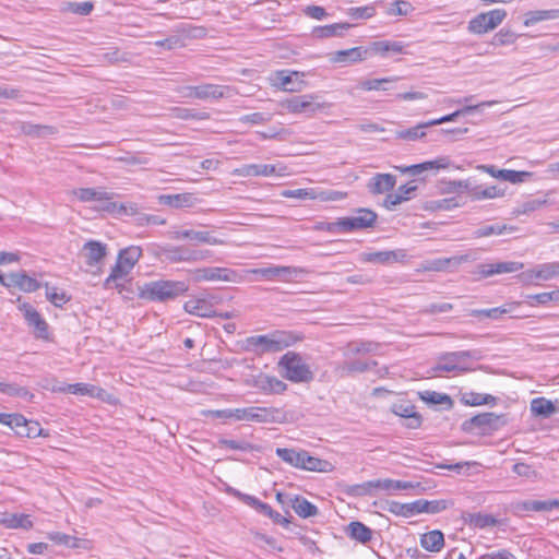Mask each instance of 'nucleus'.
<instances>
[{
    "instance_id": "obj_1",
    "label": "nucleus",
    "mask_w": 559,
    "mask_h": 559,
    "mask_svg": "<svg viewBox=\"0 0 559 559\" xmlns=\"http://www.w3.org/2000/svg\"><path fill=\"white\" fill-rule=\"evenodd\" d=\"M296 337L285 331H274L265 335L250 336L246 340L247 349L257 354L277 353L289 347L296 342Z\"/></svg>"
},
{
    "instance_id": "obj_39",
    "label": "nucleus",
    "mask_w": 559,
    "mask_h": 559,
    "mask_svg": "<svg viewBox=\"0 0 559 559\" xmlns=\"http://www.w3.org/2000/svg\"><path fill=\"white\" fill-rule=\"evenodd\" d=\"M0 523L7 528H24L29 530L33 526V522L26 514L19 513H5L3 514Z\"/></svg>"
},
{
    "instance_id": "obj_4",
    "label": "nucleus",
    "mask_w": 559,
    "mask_h": 559,
    "mask_svg": "<svg viewBox=\"0 0 559 559\" xmlns=\"http://www.w3.org/2000/svg\"><path fill=\"white\" fill-rule=\"evenodd\" d=\"M278 367L283 370V377L292 382L307 383L313 380V372L298 353L287 352L284 354L280 358Z\"/></svg>"
},
{
    "instance_id": "obj_6",
    "label": "nucleus",
    "mask_w": 559,
    "mask_h": 559,
    "mask_svg": "<svg viewBox=\"0 0 559 559\" xmlns=\"http://www.w3.org/2000/svg\"><path fill=\"white\" fill-rule=\"evenodd\" d=\"M507 424L504 415H497L495 413H483L475 415L463 421L461 429L464 432L472 433L479 430L481 433L498 430Z\"/></svg>"
},
{
    "instance_id": "obj_37",
    "label": "nucleus",
    "mask_w": 559,
    "mask_h": 559,
    "mask_svg": "<svg viewBox=\"0 0 559 559\" xmlns=\"http://www.w3.org/2000/svg\"><path fill=\"white\" fill-rule=\"evenodd\" d=\"M530 408L533 415L543 418H548L557 412L555 404L545 397L533 399Z\"/></svg>"
},
{
    "instance_id": "obj_51",
    "label": "nucleus",
    "mask_w": 559,
    "mask_h": 559,
    "mask_svg": "<svg viewBox=\"0 0 559 559\" xmlns=\"http://www.w3.org/2000/svg\"><path fill=\"white\" fill-rule=\"evenodd\" d=\"M396 81V78H383V79H371V80H364L360 81L357 85V88L364 90V91H388L386 84L392 83Z\"/></svg>"
},
{
    "instance_id": "obj_42",
    "label": "nucleus",
    "mask_w": 559,
    "mask_h": 559,
    "mask_svg": "<svg viewBox=\"0 0 559 559\" xmlns=\"http://www.w3.org/2000/svg\"><path fill=\"white\" fill-rule=\"evenodd\" d=\"M503 195L504 190L497 186H489L486 188H483L481 186H473V189H471V199L473 201L495 199Z\"/></svg>"
},
{
    "instance_id": "obj_34",
    "label": "nucleus",
    "mask_w": 559,
    "mask_h": 559,
    "mask_svg": "<svg viewBox=\"0 0 559 559\" xmlns=\"http://www.w3.org/2000/svg\"><path fill=\"white\" fill-rule=\"evenodd\" d=\"M289 504L300 518L307 519L318 514V508L301 496L289 498Z\"/></svg>"
},
{
    "instance_id": "obj_27",
    "label": "nucleus",
    "mask_w": 559,
    "mask_h": 559,
    "mask_svg": "<svg viewBox=\"0 0 559 559\" xmlns=\"http://www.w3.org/2000/svg\"><path fill=\"white\" fill-rule=\"evenodd\" d=\"M71 193L81 202L110 201L114 192L105 191L103 188H78Z\"/></svg>"
},
{
    "instance_id": "obj_12",
    "label": "nucleus",
    "mask_w": 559,
    "mask_h": 559,
    "mask_svg": "<svg viewBox=\"0 0 559 559\" xmlns=\"http://www.w3.org/2000/svg\"><path fill=\"white\" fill-rule=\"evenodd\" d=\"M191 274L193 281L197 283L203 281H222L236 283L240 278L235 270L219 266L195 269L191 272Z\"/></svg>"
},
{
    "instance_id": "obj_44",
    "label": "nucleus",
    "mask_w": 559,
    "mask_h": 559,
    "mask_svg": "<svg viewBox=\"0 0 559 559\" xmlns=\"http://www.w3.org/2000/svg\"><path fill=\"white\" fill-rule=\"evenodd\" d=\"M496 103H497L496 100H487V102H481V103H478L475 105H465L462 108L455 110L454 112L441 117V121H442V123L454 121L461 116H465V115L472 114L476 110H480L484 107H490V106L495 105Z\"/></svg>"
},
{
    "instance_id": "obj_20",
    "label": "nucleus",
    "mask_w": 559,
    "mask_h": 559,
    "mask_svg": "<svg viewBox=\"0 0 559 559\" xmlns=\"http://www.w3.org/2000/svg\"><path fill=\"white\" fill-rule=\"evenodd\" d=\"M296 467L323 473L331 472L333 469V465L329 461L312 456L305 450L300 451L298 464H296Z\"/></svg>"
},
{
    "instance_id": "obj_59",
    "label": "nucleus",
    "mask_w": 559,
    "mask_h": 559,
    "mask_svg": "<svg viewBox=\"0 0 559 559\" xmlns=\"http://www.w3.org/2000/svg\"><path fill=\"white\" fill-rule=\"evenodd\" d=\"M218 445L222 448L224 447V448H228L231 450H238V451H245V452H250V451L257 450V447H254L253 444H251L247 441H237V440H230V439H219Z\"/></svg>"
},
{
    "instance_id": "obj_22",
    "label": "nucleus",
    "mask_w": 559,
    "mask_h": 559,
    "mask_svg": "<svg viewBox=\"0 0 559 559\" xmlns=\"http://www.w3.org/2000/svg\"><path fill=\"white\" fill-rule=\"evenodd\" d=\"M559 509V499H550L546 501L525 500L514 506L516 513L521 512H549Z\"/></svg>"
},
{
    "instance_id": "obj_11",
    "label": "nucleus",
    "mask_w": 559,
    "mask_h": 559,
    "mask_svg": "<svg viewBox=\"0 0 559 559\" xmlns=\"http://www.w3.org/2000/svg\"><path fill=\"white\" fill-rule=\"evenodd\" d=\"M246 384L257 389L263 394H282L287 390V384L274 376L263 372L252 374L246 379Z\"/></svg>"
},
{
    "instance_id": "obj_52",
    "label": "nucleus",
    "mask_w": 559,
    "mask_h": 559,
    "mask_svg": "<svg viewBox=\"0 0 559 559\" xmlns=\"http://www.w3.org/2000/svg\"><path fill=\"white\" fill-rule=\"evenodd\" d=\"M93 390H94V385L88 384V383H74V384L64 385V388H52L51 389L52 392H62V393L69 392V393L75 394V395H88V396L92 395Z\"/></svg>"
},
{
    "instance_id": "obj_64",
    "label": "nucleus",
    "mask_w": 559,
    "mask_h": 559,
    "mask_svg": "<svg viewBox=\"0 0 559 559\" xmlns=\"http://www.w3.org/2000/svg\"><path fill=\"white\" fill-rule=\"evenodd\" d=\"M4 394L9 396H17L22 397L26 401H33L34 394L29 392L26 388L20 386L14 383H8L4 390Z\"/></svg>"
},
{
    "instance_id": "obj_46",
    "label": "nucleus",
    "mask_w": 559,
    "mask_h": 559,
    "mask_svg": "<svg viewBox=\"0 0 559 559\" xmlns=\"http://www.w3.org/2000/svg\"><path fill=\"white\" fill-rule=\"evenodd\" d=\"M24 134L40 138L46 135H52L57 132V129L52 126L35 124L31 122H24L21 127Z\"/></svg>"
},
{
    "instance_id": "obj_43",
    "label": "nucleus",
    "mask_w": 559,
    "mask_h": 559,
    "mask_svg": "<svg viewBox=\"0 0 559 559\" xmlns=\"http://www.w3.org/2000/svg\"><path fill=\"white\" fill-rule=\"evenodd\" d=\"M379 348V344L370 341H364V342H352L348 343L345 350L344 356L346 358H350L352 356L359 355V354H368L373 353Z\"/></svg>"
},
{
    "instance_id": "obj_25",
    "label": "nucleus",
    "mask_w": 559,
    "mask_h": 559,
    "mask_svg": "<svg viewBox=\"0 0 559 559\" xmlns=\"http://www.w3.org/2000/svg\"><path fill=\"white\" fill-rule=\"evenodd\" d=\"M395 183V176L391 174H377L368 181L367 188L371 194L377 195L391 191Z\"/></svg>"
},
{
    "instance_id": "obj_26",
    "label": "nucleus",
    "mask_w": 559,
    "mask_h": 559,
    "mask_svg": "<svg viewBox=\"0 0 559 559\" xmlns=\"http://www.w3.org/2000/svg\"><path fill=\"white\" fill-rule=\"evenodd\" d=\"M469 371L468 367H464L461 364H457L455 359H450L448 357V352L443 353L439 356L438 362L436 366L431 368V374L435 377H440L444 372H457L463 373Z\"/></svg>"
},
{
    "instance_id": "obj_13",
    "label": "nucleus",
    "mask_w": 559,
    "mask_h": 559,
    "mask_svg": "<svg viewBox=\"0 0 559 559\" xmlns=\"http://www.w3.org/2000/svg\"><path fill=\"white\" fill-rule=\"evenodd\" d=\"M313 95H299L292 96L282 102V107L292 114H306L308 116L314 115L322 108L319 103L314 102Z\"/></svg>"
},
{
    "instance_id": "obj_36",
    "label": "nucleus",
    "mask_w": 559,
    "mask_h": 559,
    "mask_svg": "<svg viewBox=\"0 0 559 559\" xmlns=\"http://www.w3.org/2000/svg\"><path fill=\"white\" fill-rule=\"evenodd\" d=\"M348 536L361 544H367L372 538V531L359 521H353L347 526Z\"/></svg>"
},
{
    "instance_id": "obj_57",
    "label": "nucleus",
    "mask_w": 559,
    "mask_h": 559,
    "mask_svg": "<svg viewBox=\"0 0 559 559\" xmlns=\"http://www.w3.org/2000/svg\"><path fill=\"white\" fill-rule=\"evenodd\" d=\"M507 229L512 230L513 227H508L507 225H488V226H483V227L476 229L473 233V237L474 238H483V237H489L491 235H501Z\"/></svg>"
},
{
    "instance_id": "obj_31",
    "label": "nucleus",
    "mask_w": 559,
    "mask_h": 559,
    "mask_svg": "<svg viewBox=\"0 0 559 559\" xmlns=\"http://www.w3.org/2000/svg\"><path fill=\"white\" fill-rule=\"evenodd\" d=\"M367 50L362 47H353L337 50L331 55V61L336 63H352L366 59Z\"/></svg>"
},
{
    "instance_id": "obj_48",
    "label": "nucleus",
    "mask_w": 559,
    "mask_h": 559,
    "mask_svg": "<svg viewBox=\"0 0 559 559\" xmlns=\"http://www.w3.org/2000/svg\"><path fill=\"white\" fill-rule=\"evenodd\" d=\"M404 44L401 41H389V40H379L374 41L371 45V49L376 53H380L384 56L386 52L392 51L394 53H403L404 52Z\"/></svg>"
},
{
    "instance_id": "obj_5",
    "label": "nucleus",
    "mask_w": 559,
    "mask_h": 559,
    "mask_svg": "<svg viewBox=\"0 0 559 559\" xmlns=\"http://www.w3.org/2000/svg\"><path fill=\"white\" fill-rule=\"evenodd\" d=\"M156 255L159 259H163L171 263H192L209 259L212 255V252L210 250L190 249L185 246L166 245L158 247Z\"/></svg>"
},
{
    "instance_id": "obj_55",
    "label": "nucleus",
    "mask_w": 559,
    "mask_h": 559,
    "mask_svg": "<svg viewBox=\"0 0 559 559\" xmlns=\"http://www.w3.org/2000/svg\"><path fill=\"white\" fill-rule=\"evenodd\" d=\"M519 35L508 28H501L491 39L492 46L512 45L516 41Z\"/></svg>"
},
{
    "instance_id": "obj_19",
    "label": "nucleus",
    "mask_w": 559,
    "mask_h": 559,
    "mask_svg": "<svg viewBox=\"0 0 559 559\" xmlns=\"http://www.w3.org/2000/svg\"><path fill=\"white\" fill-rule=\"evenodd\" d=\"M520 306V301H512L491 309H472L468 310L467 314L478 318L479 321H483L484 319L499 320L502 314L511 313Z\"/></svg>"
},
{
    "instance_id": "obj_58",
    "label": "nucleus",
    "mask_w": 559,
    "mask_h": 559,
    "mask_svg": "<svg viewBox=\"0 0 559 559\" xmlns=\"http://www.w3.org/2000/svg\"><path fill=\"white\" fill-rule=\"evenodd\" d=\"M46 286V298L56 307H62L70 300V297L66 295L64 292L58 293L56 287H49L48 284Z\"/></svg>"
},
{
    "instance_id": "obj_10",
    "label": "nucleus",
    "mask_w": 559,
    "mask_h": 559,
    "mask_svg": "<svg viewBox=\"0 0 559 559\" xmlns=\"http://www.w3.org/2000/svg\"><path fill=\"white\" fill-rule=\"evenodd\" d=\"M230 92L229 86L217 84H201L197 86H185L181 88L183 97L198 98V99H219L228 96Z\"/></svg>"
},
{
    "instance_id": "obj_17",
    "label": "nucleus",
    "mask_w": 559,
    "mask_h": 559,
    "mask_svg": "<svg viewBox=\"0 0 559 559\" xmlns=\"http://www.w3.org/2000/svg\"><path fill=\"white\" fill-rule=\"evenodd\" d=\"M450 166V159L447 156L438 157L433 160H426L419 164H414L405 167H395L402 173H408L412 176H419L425 171H438L440 169H447Z\"/></svg>"
},
{
    "instance_id": "obj_61",
    "label": "nucleus",
    "mask_w": 559,
    "mask_h": 559,
    "mask_svg": "<svg viewBox=\"0 0 559 559\" xmlns=\"http://www.w3.org/2000/svg\"><path fill=\"white\" fill-rule=\"evenodd\" d=\"M495 274L514 273L523 269L524 264L518 261L495 262Z\"/></svg>"
},
{
    "instance_id": "obj_38",
    "label": "nucleus",
    "mask_w": 559,
    "mask_h": 559,
    "mask_svg": "<svg viewBox=\"0 0 559 559\" xmlns=\"http://www.w3.org/2000/svg\"><path fill=\"white\" fill-rule=\"evenodd\" d=\"M559 19V9L551 10H534L524 14V25L532 26L542 21Z\"/></svg>"
},
{
    "instance_id": "obj_53",
    "label": "nucleus",
    "mask_w": 559,
    "mask_h": 559,
    "mask_svg": "<svg viewBox=\"0 0 559 559\" xmlns=\"http://www.w3.org/2000/svg\"><path fill=\"white\" fill-rule=\"evenodd\" d=\"M94 4L91 1L66 2L62 11L71 12L76 15L86 16L93 11Z\"/></svg>"
},
{
    "instance_id": "obj_14",
    "label": "nucleus",
    "mask_w": 559,
    "mask_h": 559,
    "mask_svg": "<svg viewBox=\"0 0 559 559\" xmlns=\"http://www.w3.org/2000/svg\"><path fill=\"white\" fill-rule=\"evenodd\" d=\"M285 166L270 165V164H247L235 170V174L242 177H270V176H284L286 175Z\"/></svg>"
},
{
    "instance_id": "obj_9",
    "label": "nucleus",
    "mask_w": 559,
    "mask_h": 559,
    "mask_svg": "<svg viewBox=\"0 0 559 559\" xmlns=\"http://www.w3.org/2000/svg\"><path fill=\"white\" fill-rule=\"evenodd\" d=\"M378 215L370 209L359 207L354 216L338 218L341 231H353L372 227L377 222Z\"/></svg>"
},
{
    "instance_id": "obj_62",
    "label": "nucleus",
    "mask_w": 559,
    "mask_h": 559,
    "mask_svg": "<svg viewBox=\"0 0 559 559\" xmlns=\"http://www.w3.org/2000/svg\"><path fill=\"white\" fill-rule=\"evenodd\" d=\"M49 538L58 545H66L70 548H78L80 544V539L76 537L60 532L50 533Z\"/></svg>"
},
{
    "instance_id": "obj_40",
    "label": "nucleus",
    "mask_w": 559,
    "mask_h": 559,
    "mask_svg": "<svg viewBox=\"0 0 559 559\" xmlns=\"http://www.w3.org/2000/svg\"><path fill=\"white\" fill-rule=\"evenodd\" d=\"M350 24L348 23H335L324 26H318L313 29V36L317 38H329V37H337L343 36L344 31L350 28Z\"/></svg>"
},
{
    "instance_id": "obj_2",
    "label": "nucleus",
    "mask_w": 559,
    "mask_h": 559,
    "mask_svg": "<svg viewBox=\"0 0 559 559\" xmlns=\"http://www.w3.org/2000/svg\"><path fill=\"white\" fill-rule=\"evenodd\" d=\"M188 288L181 281H153L143 286L140 296L151 301H167L185 294Z\"/></svg>"
},
{
    "instance_id": "obj_56",
    "label": "nucleus",
    "mask_w": 559,
    "mask_h": 559,
    "mask_svg": "<svg viewBox=\"0 0 559 559\" xmlns=\"http://www.w3.org/2000/svg\"><path fill=\"white\" fill-rule=\"evenodd\" d=\"M497 403V397L490 394H481V393H469L465 397V404L471 406H479V405H495Z\"/></svg>"
},
{
    "instance_id": "obj_28",
    "label": "nucleus",
    "mask_w": 559,
    "mask_h": 559,
    "mask_svg": "<svg viewBox=\"0 0 559 559\" xmlns=\"http://www.w3.org/2000/svg\"><path fill=\"white\" fill-rule=\"evenodd\" d=\"M183 309L186 312L200 318L216 317V311L213 309L212 304L203 298L190 299L186 301Z\"/></svg>"
},
{
    "instance_id": "obj_54",
    "label": "nucleus",
    "mask_w": 559,
    "mask_h": 559,
    "mask_svg": "<svg viewBox=\"0 0 559 559\" xmlns=\"http://www.w3.org/2000/svg\"><path fill=\"white\" fill-rule=\"evenodd\" d=\"M376 486L382 490H407L415 486L409 481L394 480V479H377Z\"/></svg>"
},
{
    "instance_id": "obj_32",
    "label": "nucleus",
    "mask_w": 559,
    "mask_h": 559,
    "mask_svg": "<svg viewBox=\"0 0 559 559\" xmlns=\"http://www.w3.org/2000/svg\"><path fill=\"white\" fill-rule=\"evenodd\" d=\"M464 522L474 528H486L498 525L500 522L492 514H486L481 512L477 513H464L463 514Z\"/></svg>"
},
{
    "instance_id": "obj_63",
    "label": "nucleus",
    "mask_w": 559,
    "mask_h": 559,
    "mask_svg": "<svg viewBox=\"0 0 559 559\" xmlns=\"http://www.w3.org/2000/svg\"><path fill=\"white\" fill-rule=\"evenodd\" d=\"M347 14L354 20L370 19L376 14L373 5L349 8Z\"/></svg>"
},
{
    "instance_id": "obj_41",
    "label": "nucleus",
    "mask_w": 559,
    "mask_h": 559,
    "mask_svg": "<svg viewBox=\"0 0 559 559\" xmlns=\"http://www.w3.org/2000/svg\"><path fill=\"white\" fill-rule=\"evenodd\" d=\"M142 255V249L138 246H130L126 249L120 250L117 261L126 266L129 271L133 269L135 263Z\"/></svg>"
},
{
    "instance_id": "obj_50",
    "label": "nucleus",
    "mask_w": 559,
    "mask_h": 559,
    "mask_svg": "<svg viewBox=\"0 0 559 559\" xmlns=\"http://www.w3.org/2000/svg\"><path fill=\"white\" fill-rule=\"evenodd\" d=\"M499 179L511 182V183H521L530 178H532L533 174L530 171H519L512 169H501L498 171Z\"/></svg>"
},
{
    "instance_id": "obj_3",
    "label": "nucleus",
    "mask_w": 559,
    "mask_h": 559,
    "mask_svg": "<svg viewBox=\"0 0 559 559\" xmlns=\"http://www.w3.org/2000/svg\"><path fill=\"white\" fill-rule=\"evenodd\" d=\"M448 508V501L418 499L409 503L392 501L389 503L388 511L400 516L409 518L418 513L437 514Z\"/></svg>"
},
{
    "instance_id": "obj_23",
    "label": "nucleus",
    "mask_w": 559,
    "mask_h": 559,
    "mask_svg": "<svg viewBox=\"0 0 559 559\" xmlns=\"http://www.w3.org/2000/svg\"><path fill=\"white\" fill-rule=\"evenodd\" d=\"M198 199L191 192H183L177 194H162L158 197V202L174 209L192 207L197 204Z\"/></svg>"
},
{
    "instance_id": "obj_21",
    "label": "nucleus",
    "mask_w": 559,
    "mask_h": 559,
    "mask_svg": "<svg viewBox=\"0 0 559 559\" xmlns=\"http://www.w3.org/2000/svg\"><path fill=\"white\" fill-rule=\"evenodd\" d=\"M131 271L126 269L119 261L116 262L115 266L111 269L109 276L104 282L105 289H117L119 293L126 288V284L128 282L127 277Z\"/></svg>"
},
{
    "instance_id": "obj_45",
    "label": "nucleus",
    "mask_w": 559,
    "mask_h": 559,
    "mask_svg": "<svg viewBox=\"0 0 559 559\" xmlns=\"http://www.w3.org/2000/svg\"><path fill=\"white\" fill-rule=\"evenodd\" d=\"M373 366H377V361H374V360L365 361V360H360V359H355V360L347 359L342 364L341 369H342L343 373L349 376L353 373H362V372L369 370Z\"/></svg>"
},
{
    "instance_id": "obj_29",
    "label": "nucleus",
    "mask_w": 559,
    "mask_h": 559,
    "mask_svg": "<svg viewBox=\"0 0 559 559\" xmlns=\"http://www.w3.org/2000/svg\"><path fill=\"white\" fill-rule=\"evenodd\" d=\"M8 285L17 287L25 293L36 292L40 287V283L25 272H16L8 275Z\"/></svg>"
},
{
    "instance_id": "obj_7",
    "label": "nucleus",
    "mask_w": 559,
    "mask_h": 559,
    "mask_svg": "<svg viewBox=\"0 0 559 559\" xmlns=\"http://www.w3.org/2000/svg\"><path fill=\"white\" fill-rule=\"evenodd\" d=\"M507 16L504 9H493L474 16L467 25L471 34L483 35L498 27Z\"/></svg>"
},
{
    "instance_id": "obj_47",
    "label": "nucleus",
    "mask_w": 559,
    "mask_h": 559,
    "mask_svg": "<svg viewBox=\"0 0 559 559\" xmlns=\"http://www.w3.org/2000/svg\"><path fill=\"white\" fill-rule=\"evenodd\" d=\"M526 302L531 307H534L536 305H548L549 302L558 304L559 302V288L551 290V292L527 295Z\"/></svg>"
},
{
    "instance_id": "obj_18",
    "label": "nucleus",
    "mask_w": 559,
    "mask_h": 559,
    "mask_svg": "<svg viewBox=\"0 0 559 559\" xmlns=\"http://www.w3.org/2000/svg\"><path fill=\"white\" fill-rule=\"evenodd\" d=\"M173 239H189L193 241L195 245L198 243H207L212 246L216 245H225L226 242L223 239L216 238L210 231L205 230H194V229H182L177 230L171 236Z\"/></svg>"
},
{
    "instance_id": "obj_33",
    "label": "nucleus",
    "mask_w": 559,
    "mask_h": 559,
    "mask_svg": "<svg viewBox=\"0 0 559 559\" xmlns=\"http://www.w3.org/2000/svg\"><path fill=\"white\" fill-rule=\"evenodd\" d=\"M420 546L430 552H439L444 547V535L439 530H432L420 536Z\"/></svg>"
},
{
    "instance_id": "obj_16",
    "label": "nucleus",
    "mask_w": 559,
    "mask_h": 559,
    "mask_svg": "<svg viewBox=\"0 0 559 559\" xmlns=\"http://www.w3.org/2000/svg\"><path fill=\"white\" fill-rule=\"evenodd\" d=\"M21 311L29 326L34 328V335L37 338H48V324L41 318L39 312L31 305L24 304L21 306Z\"/></svg>"
},
{
    "instance_id": "obj_49",
    "label": "nucleus",
    "mask_w": 559,
    "mask_h": 559,
    "mask_svg": "<svg viewBox=\"0 0 559 559\" xmlns=\"http://www.w3.org/2000/svg\"><path fill=\"white\" fill-rule=\"evenodd\" d=\"M420 399L431 405H445V408H451L453 401L444 393H438L436 391H425L420 393Z\"/></svg>"
},
{
    "instance_id": "obj_24",
    "label": "nucleus",
    "mask_w": 559,
    "mask_h": 559,
    "mask_svg": "<svg viewBox=\"0 0 559 559\" xmlns=\"http://www.w3.org/2000/svg\"><path fill=\"white\" fill-rule=\"evenodd\" d=\"M83 254L88 266H95L100 263L107 254L106 245L100 241L90 240L83 246Z\"/></svg>"
},
{
    "instance_id": "obj_30",
    "label": "nucleus",
    "mask_w": 559,
    "mask_h": 559,
    "mask_svg": "<svg viewBox=\"0 0 559 559\" xmlns=\"http://www.w3.org/2000/svg\"><path fill=\"white\" fill-rule=\"evenodd\" d=\"M405 253L403 250H389V251H377V252H364L360 254V260L364 262H371L378 264H389L396 262L399 258H404Z\"/></svg>"
},
{
    "instance_id": "obj_8",
    "label": "nucleus",
    "mask_w": 559,
    "mask_h": 559,
    "mask_svg": "<svg viewBox=\"0 0 559 559\" xmlns=\"http://www.w3.org/2000/svg\"><path fill=\"white\" fill-rule=\"evenodd\" d=\"M281 411L274 407L251 406L234 408V419L254 423H278Z\"/></svg>"
},
{
    "instance_id": "obj_60",
    "label": "nucleus",
    "mask_w": 559,
    "mask_h": 559,
    "mask_svg": "<svg viewBox=\"0 0 559 559\" xmlns=\"http://www.w3.org/2000/svg\"><path fill=\"white\" fill-rule=\"evenodd\" d=\"M425 132L423 130V126L419 123L413 128L406 130L396 131L395 135L397 139L407 140V141H416L425 136Z\"/></svg>"
},
{
    "instance_id": "obj_15",
    "label": "nucleus",
    "mask_w": 559,
    "mask_h": 559,
    "mask_svg": "<svg viewBox=\"0 0 559 559\" xmlns=\"http://www.w3.org/2000/svg\"><path fill=\"white\" fill-rule=\"evenodd\" d=\"M477 259L476 252H467L461 255H454L450 258H438L431 261H428L425 265V270L441 272L445 271L449 267H457L462 263L473 262Z\"/></svg>"
},
{
    "instance_id": "obj_35",
    "label": "nucleus",
    "mask_w": 559,
    "mask_h": 559,
    "mask_svg": "<svg viewBox=\"0 0 559 559\" xmlns=\"http://www.w3.org/2000/svg\"><path fill=\"white\" fill-rule=\"evenodd\" d=\"M530 278L548 281L559 276V262H548L537 265L528 272Z\"/></svg>"
}]
</instances>
